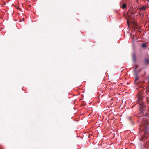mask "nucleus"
<instances>
[{
  "instance_id": "7",
  "label": "nucleus",
  "mask_w": 149,
  "mask_h": 149,
  "mask_svg": "<svg viewBox=\"0 0 149 149\" xmlns=\"http://www.w3.org/2000/svg\"><path fill=\"white\" fill-rule=\"evenodd\" d=\"M126 7V5L125 4V3L123 4L122 5V8L123 9H125Z\"/></svg>"
},
{
  "instance_id": "6",
  "label": "nucleus",
  "mask_w": 149,
  "mask_h": 149,
  "mask_svg": "<svg viewBox=\"0 0 149 149\" xmlns=\"http://www.w3.org/2000/svg\"><path fill=\"white\" fill-rule=\"evenodd\" d=\"M145 63L146 64H148L149 63V60L148 59H146L145 60Z\"/></svg>"
},
{
  "instance_id": "11",
  "label": "nucleus",
  "mask_w": 149,
  "mask_h": 149,
  "mask_svg": "<svg viewBox=\"0 0 149 149\" xmlns=\"http://www.w3.org/2000/svg\"><path fill=\"white\" fill-rule=\"evenodd\" d=\"M148 2H149V0H146Z\"/></svg>"
},
{
  "instance_id": "8",
  "label": "nucleus",
  "mask_w": 149,
  "mask_h": 149,
  "mask_svg": "<svg viewBox=\"0 0 149 149\" xmlns=\"http://www.w3.org/2000/svg\"><path fill=\"white\" fill-rule=\"evenodd\" d=\"M146 91L147 93H149V86L147 87L146 88Z\"/></svg>"
},
{
  "instance_id": "2",
  "label": "nucleus",
  "mask_w": 149,
  "mask_h": 149,
  "mask_svg": "<svg viewBox=\"0 0 149 149\" xmlns=\"http://www.w3.org/2000/svg\"><path fill=\"white\" fill-rule=\"evenodd\" d=\"M142 93L140 92L139 93L138 95V101L140 102L139 105H140V110L141 112L143 110L144 108L145 107V105L144 104V102H143V96L142 95Z\"/></svg>"
},
{
  "instance_id": "12",
  "label": "nucleus",
  "mask_w": 149,
  "mask_h": 149,
  "mask_svg": "<svg viewBox=\"0 0 149 149\" xmlns=\"http://www.w3.org/2000/svg\"><path fill=\"white\" fill-rule=\"evenodd\" d=\"M127 24H128V25H129V22H128V21H127Z\"/></svg>"
},
{
  "instance_id": "10",
  "label": "nucleus",
  "mask_w": 149,
  "mask_h": 149,
  "mask_svg": "<svg viewBox=\"0 0 149 149\" xmlns=\"http://www.w3.org/2000/svg\"><path fill=\"white\" fill-rule=\"evenodd\" d=\"M137 65H136V67L135 68V69H136L137 68Z\"/></svg>"
},
{
  "instance_id": "1",
  "label": "nucleus",
  "mask_w": 149,
  "mask_h": 149,
  "mask_svg": "<svg viewBox=\"0 0 149 149\" xmlns=\"http://www.w3.org/2000/svg\"><path fill=\"white\" fill-rule=\"evenodd\" d=\"M140 127L139 128L140 130H143L144 131L145 135L142 136L140 140L141 141H144L149 130V121H148L144 120L142 122Z\"/></svg>"
},
{
  "instance_id": "3",
  "label": "nucleus",
  "mask_w": 149,
  "mask_h": 149,
  "mask_svg": "<svg viewBox=\"0 0 149 149\" xmlns=\"http://www.w3.org/2000/svg\"><path fill=\"white\" fill-rule=\"evenodd\" d=\"M139 77L137 75H136L135 77V81L134 82L135 84L136 85L139 84V83L137 82V81L138 80Z\"/></svg>"
},
{
  "instance_id": "5",
  "label": "nucleus",
  "mask_w": 149,
  "mask_h": 149,
  "mask_svg": "<svg viewBox=\"0 0 149 149\" xmlns=\"http://www.w3.org/2000/svg\"><path fill=\"white\" fill-rule=\"evenodd\" d=\"M146 9V7L145 6H143V7L140 8V10H142L143 11L145 10Z\"/></svg>"
},
{
  "instance_id": "13",
  "label": "nucleus",
  "mask_w": 149,
  "mask_h": 149,
  "mask_svg": "<svg viewBox=\"0 0 149 149\" xmlns=\"http://www.w3.org/2000/svg\"><path fill=\"white\" fill-rule=\"evenodd\" d=\"M23 20L24 21V18H23Z\"/></svg>"
},
{
  "instance_id": "4",
  "label": "nucleus",
  "mask_w": 149,
  "mask_h": 149,
  "mask_svg": "<svg viewBox=\"0 0 149 149\" xmlns=\"http://www.w3.org/2000/svg\"><path fill=\"white\" fill-rule=\"evenodd\" d=\"M136 56L135 54H133V61L134 62L136 61Z\"/></svg>"
},
{
  "instance_id": "9",
  "label": "nucleus",
  "mask_w": 149,
  "mask_h": 149,
  "mask_svg": "<svg viewBox=\"0 0 149 149\" xmlns=\"http://www.w3.org/2000/svg\"><path fill=\"white\" fill-rule=\"evenodd\" d=\"M146 46V45L145 43L143 44L142 45V47L143 48H145Z\"/></svg>"
}]
</instances>
